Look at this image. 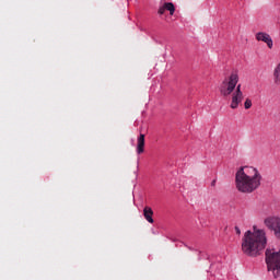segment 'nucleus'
Wrapping results in <instances>:
<instances>
[{"label": "nucleus", "mask_w": 280, "mask_h": 280, "mask_svg": "<svg viewBox=\"0 0 280 280\" xmlns=\"http://www.w3.org/2000/svg\"><path fill=\"white\" fill-rule=\"evenodd\" d=\"M164 8L170 12L171 16H174V12H176V7H174V3L165 2Z\"/></svg>", "instance_id": "9"}, {"label": "nucleus", "mask_w": 280, "mask_h": 280, "mask_svg": "<svg viewBox=\"0 0 280 280\" xmlns=\"http://www.w3.org/2000/svg\"><path fill=\"white\" fill-rule=\"evenodd\" d=\"M235 233L236 235H242V230H240L238 226H235Z\"/></svg>", "instance_id": "13"}, {"label": "nucleus", "mask_w": 280, "mask_h": 280, "mask_svg": "<svg viewBox=\"0 0 280 280\" xmlns=\"http://www.w3.org/2000/svg\"><path fill=\"white\" fill-rule=\"evenodd\" d=\"M276 237L280 240V226L273 232Z\"/></svg>", "instance_id": "12"}, {"label": "nucleus", "mask_w": 280, "mask_h": 280, "mask_svg": "<svg viewBox=\"0 0 280 280\" xmlns=\"http://www.w3.org/2000/svg\"><path fill=\"white\" fill-rule=\"evenodd\" d=\"M143 215L147 222H149V224H154V219L152 218L154 215V211L152 210V208L144 207Z\"/></svg>", "instance_id": "8"}, {"label": "nucleus", "mask_w": 280, "mask_h": 280, "mask_svg": "<svg viewBox=\"0 0 280 280\" xmlns=\"http://www.w3.org/2000/svg\"><path fill=\"white\" fill-rule=\"evenodd\" d=\"M158 13L161 15L165 14V5L164 4L162 7H160Z\"/></svg>", "instance_id": "11"}, {"label": "nucleus", "mask_w": 280, "mask_h": 280, "mask_svg": "<svg viewBox=\"0 0 280 280\" xmlns=\"http://www.w3.org/2000/svg\"><path fill=\"white\" fill-rule=\"evenodd\" d=\"M215 183H217V180L213 179V180L211 182V187H215Z\"/></svg>", "instance_id": "14"}, {"label": "nucleus", "mask_w": 280, "mask_h": 280, "mask_svg": "<svg viewBox=\"0 0 280 280\" xmlns=\"http://www.w3.org/2000/svg\"><path fill=\"white\" fill-rule=\"evenodd\" d=\"M256 40H260L262 43H266V45L269 47V49H272V37L268 33L259 32L256 34Z\"/></svg>", "instance_id": "6"}, {"label": "nucleus", "mask_w": 280, "mask_h": 280, "mask_svg": "<svg viewBox=\"0 0 280 280\" xmlns=\"http://www.w3.org/2000/svg\"><path fill=\"white\" fill-rule=\"evenodd\" d=\"M254 231H246L242 238V250L247 257H258L268 244L266 231L253 226Z\"/></svg>", "instance_id": "2"}, {"label": "nucleus", "mask_w": 280, "mask_h": 280, "mask_svg": "<svg viewBox=\"0 0 280 280\" xmlns=\"http://www.w3.org/2000/svg\"><path fill=\"white\" fill-rule=\"evenodd\" d=\"M145 152V135L141 133L137 141V153L143 154Z\"/></svg>", "instance_id": "7"}, {"label": "nucleus", "mask_w": 280, "mask_h": 280, "mask_svg": "<svg viewBox=\"0 0 280 280\" xmlns=\"http://www.w3.org/2000/svg\"><path fill=\"white\" fill-rule=\"evenodd\" d=\"M252 107H253V101L250 98H246L245 102H244L245 110H248Z\"/></svg>", "instance_id": "10"}, {"label": "nucleus", "mask_w": 280, "mask_h": 280, "mask_svg": "<svg viewBox=\"0 0 280 280\" xmlns=\"http://www.w3.org/2000/svg\"><path fill=\"white\" fill-rule=\"evenodd\" d=\"M261 187V173L254 166H241L235 173V188L240 194H253Z\"/></svg>", "instance_id": "1"}, {"label": "nucleus", "mask_w": 280, "mask_h": 280, "mask_svg": "<svg viewBox=\"0 0 280 280\" xmlns=\"http://www.w3.org/2000/svg\"><path fill=\"white\" fill-rule=\"evenodd\" d=\"M265 261L268 272H272L275 279L280 277V250L267 248L265 252Z\"/></svg>", "instance_id": "4"}, {"label": "nucleus", "mask_w": 280, "mask_h": 280, "mask_svg": "<svg viewBox=\"0 0 280 280\" xmlns=\"http://www.w3.org/2000/svg\"><path fill=\"white\" fill-rule=\"evenodd\" d=\"M240 82V74L237 71L231 72V74L223 80L219 91L222 97H232L230 107L235 110L238 108L241 102L244 100V92H242V84Z\"/></svg>", "instance_id": "3"}, {"label": "nucleus", "mask_w": 280, "mask_h": 280, "mask_svg": "<svg viewBox=\"0 0 280 280\" xmlns=\"http://www.w3.org/2000/svg\"><path fill=\"white\" fill-rule=\"evenodd\" d=\"M265 226L273 233L280 228V218L279 217H269L265 219Z\"/></svg>", "instance_id": "5"}]
</instances>
